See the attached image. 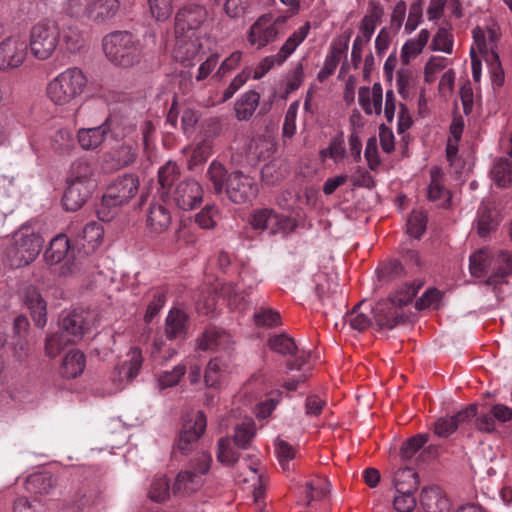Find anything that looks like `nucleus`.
Here are the masks:
<instances>
[{"mask_svg":"<svg viewBox=\"0 0 512 512\" xmlns=\"http://www.w3.org/2000/svg\"><path fill=\"white\" fill-rule=\"evenodd\" d=\"M501 221V216L493 204H483L478 212L477 233L486 237L494 231Z\"/></svg>","mask_w":512,"mask_h":512,"instance_id":"obj_31","label":"nucleus"},{"mask_svg":"<svg viewBox=\"0 0 512 512\" xmlns=\"http://www.w3.org/2000/svg\"><path fill=\"white\" fill-rule=\"evenodd\" d=\"M364 306V301L356 304L351 310L348 318L352 329L362 332L372 325L371 317L360 309Z\"/></svg>","mask_w":512,"mask_h":512,"instance_id":"obj_52","label":"nucleus"},{"mask_svg":"<svg viewBox=\"0 0 512 512\" xmlns=\"http://www.w3.org/2000/svg\"><path fill=\"white\" fill-rule=\"evenodd\" d=\"M180 176V169L175 162L168 161L158 170V192L163 200L170 197V189Z\"/></svg>","mask_w":512,"mask_h":512,"instance_id":"obj_35","label":"nucleus"},{"mask_svg":"<svg viewBox=\"0 0 512 512\" xmlns=\"http://www.w3.org/2000/svg\"><path fill=\"white\" fill-rule=\"evenodd\" d=\"M224 193L233 203L244 204L257 196L258 185L251 176L235 170L230 172L229 182H227Z\"/></svg>","mask_w":512,"mask_h":512,"instance_id":"obj_10","label":"nucleus"},{"mask_svg":"<svg viewBox=\"0 0 512 512\" xmlns=\"http://www.w3.org/2000/svg\"><path fill=\"white\" fill-rule=\"evenodd\" d=\"M128 360L120 366L118 374L120 378L132 381L139 373L142 366V353L138 348H132L128 353Z\"/></svg>","mask_w":512,"mask_h":512,"instance_id":"obj_42","label":"nucleus"},{"mask_svg":"<svg viewBox=\"0 0 512 512\" xmlns=\"http://www.w3.org/2000/svg\"><path fill=\"white\" fill-rule=\"evenodd\" d=\"M28 44L21 37L13 36L0 42V70L20 67L27 57Z\"/></svg>","mask_w":512,"mask_h":512,"instance_id":"obj_14","label":"nucleus"},{"mask_svg":"<svg viewBox=\"0 0 512 512\" xmlns=\"http://www.w3.org/2000/svg\"><path fill=\"white\" fill-rule=\"evenodd\" d=\"M208 16L204 6L189 4L180 8L174 19V35H200V28Z\"/></svg>","mask_w":512,"mask_h":512,"instance_id":"obj_9","label":"nucleus"},{"mask_svg":"<svg viewBox=\"0 0 512 512\" xmlns=\"http://www.w3.org/2000/svg\"><path fill=\"white\" fill-rule=\"evenodd\" d=\"M218 214V209L215 205H206L195 216V222L203 229H212L215 227V217Z\"/></svg>","mask_w":512,"mask_h":512,"instance_id":"obj_64","label":"nucleus"},{"mask_svg":"<svg viewBox=\"0 0 512 512\" xmlns=\"http://www.w3.org/2000/svg\"><path fill=\"white\" fill-rule=\"evenodd\" d=\"M171 223L169 210L162 204H151L146 219L147 227L152 233L164 232Z\"/></svg>","mask_w":512,"mask_h":512,"instance_id":"obj_33","label":"nucleus"},{"mask_svg":"<svg viewBox=\"0 0 512 512\" xmlns=\"http://www.w3.org/2000/svg\"><path fill=\"white\" fill-rule=\"evenodd\" d=\"M280 23H283L281 17L274 19L270 14L260 16L249 28L248 42L257 49L265 47L277 39Z\"/></svg>","mask_w":512,"mask_h":512,"instance_id":"obj_11","label":"nucleus"},{"mask_svg":"<svg viewBox=\"0 0 512 512\" xmlns=\"http://www.w3.org/2000/svg\"><path fill=\"white\" fill-rule=\"evenodd\" d=\"M256 436V427L252 419H246L234 427L233 440L239 449H249Z\"/></svg>","mask_w":512,"mask_h":512,"instance_id":"obj_39","label":"nucleus"},{"mask_svg":"<svg viewBox=\"0 0 512 512\" xmlns=\"http://www.w3.org/2000/svg\"><path fill=\"white\" fill-rule=\"evenodd\" d=\"M230 341V335L218 328L206 329L198 342L201 350L226 349Z\"/></svg>","mask_w":512,"mask_h":512,"instance_id":"obj_37","label":"nucleus"},{"mask_svg":"<svg viewBox=\"0 0 512 512\" xmlns=\"http://www.w3.org/2000/svg\"><path fill=\"white\" fill-rule=\"evenodd\" d=\"M421 285V283H419L417 286H415V284H406L404 288L397 291L388 299L392 303L394 302L398 308L401 309L403 306L409 304L414 299Z\"/></svg>","mask_w":512,"mask_h":512,"instance_id":"obj_63","label":"nucleus"},{"mask_svg":"<svg viewBox=\"0 0 512 512\" xmlns=\"http://www.w3.org/2000/svg\"><path fill=\"white\" fill-rule=\"evenodd\" d=\"M498 262L500 263L496 271L485 281L487 285L496 286L504 281V279L512 274V254L508 251H500L498 254Z\"/></svg>","mask_w":512,"mask_h":512,"instance_id":"obj_44","label":"nucleus"},{"mask_svg":"<svg viewBox=\"0 0 512 512\" xmlns=\"http://www.w3.org/2000/svg\"><path fill=\"white\" fill-rule=\"evenodd\" d=\"M60 38L61 30L57 22L52 19H43L32 26L28 47L36 59L43 61L54 54Z\"/></svg>","mask_w":512,"mask_h":512,"instance_id":"obj_6","label":"nucleus"},{"mask_svg":"<svg viewBox=\"0 0 512 512\" xmlns=\"http://www.w3.org/2000/svg\"><path fill=\"white\" fill-rule=\"evenodd\" d=\"M472 33L474 42L480 54L485 55L486 61L494 60L497 63V66L500 67L499 56L496 53L494 46H491L490 52H488L485 31L477 26L473 29Z\"/></svg>","mask_w":512,"mask_h":512,"instance_id":"obj_55","label":"nucleus"},{"mask_svg":"<svg viewBox=\"0 0 512 512\" xmlns=\"http://www.w3.org/2000/svg\"><path fill=\"white\" fill-rule=\"evenodd\" d=\"M370 6L372 7V10L362 18L360 24V32L362 34L360 37L363 38L365 44L371 40L376 24L384 14V10L379 3L371 2Z\"/></svg>","mask_w":512,"mask_h":512,"instance_id":"obj_40","label":"nucleus"},{"mask_svg":"<svg viewBox=\"0 0 512 512\" xmlns=\"http://www.w3.org/2000/svg\"><path fill=\"white\" fill-rule=\"evenodd\" d=\"M167 341L168 340L163 337L155 338L151 352L155 360L166 362L177 354V349L172 344H168Z\"/></svg>","mask_w":512,"mask_h":512,"instance_id":"obj_54","label":"nucleus"},{"mask_svg":"<svg viewBox=\"0 0 512 512\" xmlns=\"http://www.w3.org/2000/svg\"><path fill=\"white\" fill-rule=\"evenodd\" d=\"M171 198L178 208L192 210L202 202L203 189L196 180L186 179L176 186Z\"/></svg>","mask_w":512,"mask_h":512,"instance_id":"obj_16","label":"nucleus"},{"mask_svg":"<svg viewBox=\"0 0 512 512\" xmlns=\"http://www.w3.org/2000/svg\"><path fill=\"white\" fill-rule=\"evenodd\" d=\"M227 369L228 365L224 359L220 357L211 359L207 365L204 376L206 385L216 387L227 372Z\"/></svg>","mask_w":512,"mask_h":512,"instance_id":"obj_47","label":"nucleus"},{"mask_svg":"<svg viewBox=\"0 0 512 512\" xmlns=\"http://www.w3.org/2000/svg\"><path fill=\"white\" fill-rule=\"evenodd\" d=\"M427 216L423 212L413 211L407 221V233L419 239L426 230Z\"/></svg>","mask_w":512,"mask_h":512,"instance_id":"obj_58","label":"nucleus"},{"mask_svg":"<svg viewBox=\"0 0 512 512\" xmlns=\"http://www.w3.org/2000/svg\"><path fill=\"white\" fill-rule=\"evenodd\" d=\"M205 177L211 184L215 195L224 194V189L227 182H229L230 173L221 161L214 159L209 164Z\"/></svg>","mask_w":512,"mask_h":512,"instance_id":"obj_32","label":"nucleus"},{"mask_svg":"<svg viewBox=\"0 0 512 512\" xmlns=\"http://www.w3.org/2000/svg\"><path fill=\"white\" fill-rule=\"evenodd\" d=\"M150 12L157 21H166L173 11V0H148Z\"/></svg>","mask_w":512,"mask_h":512,"instance_id":"obj_60","label":"nucleus"},{"mask_svg":"<svg viewBox=\"0 0 512 512\" xmlns=\"http://www.w3.org/2000/svg\"><path fill=\"white\" fill-rule=\"evenodd\" d=\"M437 173L438 170L436 169L431 171V183L428 187V198L430 201H439V206L446 208L449 206L451 195L450 192L444 188L441 180L436 175Z\"/></svg>","mask_w":512,"mask_h":512,"instance_id":"obj_45","label":"nucleus"},{"mask_svg":"<svg viewBox=\"0 0 512 512\" xmlns=\"http://www.w3.org/2000/svg\"><path fill=\"white\" fill-rule=\"evenodd\" d=\"M206 425L207 421L204 412L198 411L193 420H188L183 424L175 450L183 455H187L192 451L194 445L204 433Z\"/></svg>","mask_w":512,"mask_h":512,"instance_id":"obj_15","label":"nucleus"},{"mask_svg":"<svg viewBox=\"0 0 512 512\" xmlns=\"http://www.w3.org/2000/svg\"><path fill=\"white\" fill-rule=\"evenodd\" d=\"M113 119L108 117L103 124L93 128H82L78 131L77 139L80 146L85 150H92L99 147L106 135L112 132Z\"/></svg>","mask_w":512,"mask_h":512,"instance_id":"obj_22","label":"nucleus"},{"mask_svg":"<svg viewBox=\"0 0 512 512\" xmlns=\"http://www.w3.org/2000/svg\"><path fill=\"white\" fill-rule=\"evenodd\" d=\"M374 315V320L379 329H393L399 323L404 321V316L399 312L398 306L389 299L381 300L375 307L370 309Z\"/></svg>","mask_w":512,"mask_h":512,"instance_id":"obj_20","label":"nucleus"},{"mask_svg":"<svg viewBox=\"0 0 512 512\" xmlns=\"http://www.w3.org/2000/svg\"><path fill=\"white\" fill-rule=\"evenodd\" d=\"M104 235L103 227L100 223L92 221L85 225L82 233L77 237L76 244L81 246L84 254L88 255L94 252L102 243Z\"/></svg>","mask_w":512,"mask_h":512,"instance_id":"obj_26","label":"nucleus"},{"mask_svg":"<svg viewBox=\"0 0 512 512\" xmlns=\"http://www.w3.org/2000/svg\"><path fill=\"white\" fill-rule=\"evenodd\" d=\"M186 373V365L178 364L171 371H164L158 376V385L160 389L176 386L180 379Z\"/></svg>","mask_w":512,"mask_h":512,"instance_id":"obj_57","label":"nucleus"},{"mask_svg":"<svg viewBox=\"0 0 512 512\" xmlns=\"http://www.w3.org/2000/svg\"><path fill=\"white\" fill-rule=\"evenodd\" d=\"M148 297L150 299L144 316L146 323H150L166 304V290L164 288H154L150 290Z\"/></svg>","mask_w":512,"mask_h":512,"instance_id":"obj_49","label":"nucleus"},{"mask_svg":"<svg viewBox=\"0 0 512 512\" xmlns=\"http://www.w3.org/2000/svg\"><path fill=\"white\" fill-rule=\"evenodd\" d=\"M170 493L169 481L161 476L153 480L149 490V497L156 502H163L168 499Z\"/></svg>","mask_w":512,"mask_h":512,"instance_id":"obj_61","label":"nucleus"},{"mask_svg":"<svg viewBox=\"0 0 512 512\" xmlns=\"http://www.w3.org/2000/svg\"><path fill=\"white\" fill-rule=\"evenodd\" d=\"M43 238L29 226H22L13 234L6 249V261L12 268L30 264L39 255Z\"/></svg>","mask_w":512,"mask_h":512,"instance_id":"obj_2","label":"nucleus"},{"mask_svg":"<svg viewBox=\"0 0 512 512\" xmlns=\"http://www.w3.org/2000/svg\"><path fill=\"white\" fill-rule=\"evenodd\" d=\"M61 334L67 341L74 343L82 339L89 329L87 322V313L83 310L75 309L60 320Z\"/></svg>","mask_w":512,"mask_h":512,"instance_id":"obj_17","label":"nucleus"},{"mask_svg":"<svg viewBox=\"0 0 512 512\" xmlns=\"http://www.w3.org/2000/svg\"><path fill=\"white\" fill-rule=\"evenodd\" d=\"M68 181L81 182L96 187V181L93 179V169L86 161L79 160L72 164Z\"/></svg>","mask_w":512,"mask_h":512,"instance_id":"obj_48","label":"nucleus"},{"mask_svg":"<svg viewBox=\"0 0 512 512\" xmlns=\"http://www.w3.org/2000/svg\"><path fill=\"white\" fill-rule=\"evenodd\" d=\"M260 94L255 90L243 93L235 102V116L240 121L249 120L259 106Z\"/></svg>","mask_w":512,"mask_h":512,"instance_id":"obj_34","label":"nucleus"},{"mask_svg":"<svg viewBox=\"0 0 512 512\" xmlns=\"http://www.w3.org/2000/svg\"><path fill=\"white\" fill-rule=\"evenodd\" d=\"M25 303L30 310L31 317L37 327L46 325V302L34 287L27 288L25 292Z\"/></svg>","mask_w":512,"mask_h":512,"instance_id":"obj_30","label":"nucleus"},{"mask_svg":"<svg viewBox=\"0 0 512 512\" xmlns=\"http://www.w3.org/2000/svg\"><path fill=\"white\" fill-rule=\"evenodd\" d=\"M430 38V33L427 29H422L417 39H409L402 47L401 60L402 63L408 65L411 58L419 55L423 48L426 46Z\"/></svg>","mask_w":512,"mask_h":512,"instance_id":"obj_41","label":"nucleus"},{"mask_svg":"<svg viewBox=\"0 0 512 512\" xmlns=\"http://www.w3.org/2000/svg\"><path fill=\"white\" fill-rule=\"evenodd\" d=\"M309 30L310 24L308 22L302 25L288 37L277 54L266 56L258 66L252 70L251 76L256 80L261 79L274 66L282 65L308 36Z\"/></svg>","mask_w":512,"mask_h":512,"instance_id":"obj_8","label":"nucleus"},{"mask_svg":"<svg viewBox=\"0 0 512 512\" xmlns=\"http://www.w3.org/2000/svg\"><path fill=\"white\" fill-rule=\"evenodd\" d=\"M339 229L335 227L333 233H329L325 242V252L322 254V275L325 276L326 289L322 284V294L327 299L336 301L341 307H345V297L339 283L338 272L342 267V250L333 251V239H338Z\"/></svg>","mask_w":512,"mask_h":512,"instance_id":"obj_3","label":"nucleus"},{"mask_svg":"<svg viewBox=\"0 0 512 512\" xmlns=\"http://www.w3.org/2000/svg\"><path fill=\"white\" fill-rule=\"evenodd\" d=\"M175 45L173 55L176 61L183 65H191L192 61L199 55L202 50L200 35H174Z\"/></svg>","mask_w":512,"mask_h":512,"instance_id":"obj_18","label":"nucleus"},{"mask_svg":"<svg viewBox=\"0 0 512 512\" xmlns=\"http://www.w3.org/2000/svg\"><path fill=\"white\" fill-rule=\"evenodd\" d=\"M118 0H94L85 9L87 18L96 23L112 19L119 10Z\"/></svg>","mask_w":512,"mask_h":512,"instance_id":"obj_25","label":"nucleus"},{"mask_svg":"<svg viewBox=\"0 0 512 512\" xmlns=\"http://www.w3.org/2000/svg\"><path fill=\"white\" fill-rule=\"evenodd\" d=\"M254 323L257 327H273L281 324V316L278 311L270 307H258L253 314Z\"/></svg>","mask_w":512,"mask_h":512,"instance_id":"obj_50","label":"nucleus"},{"mask_svg":"<svg viewBox=\"0 0 512 512\" xmlns=\"http://www.w3.org/2000/svg\"><path fill=\"white\" fill-rule=\"evenodd\" d=\"M268 346L273 352L279 353L283 356L294 357L293 360L287 361L286 365L288 370H306L310 355H306L305 353L298 355V347L294 339L287 334L271 336L268 340Z\"/></svg>","mask_w":512,"mask_h":512,"instance_id":"obj_13","label":"nucleus"},{"mask_svg":"<svg viewBox=\"0 0 512 512\" xmlns=\"http://www.w3.org/2000/svg\"><path fill=\"white\" fill-rule=\"evenodd\" d=\"M428 436L424 434H418L411 438H409L407 441H405L400 449V455L403 460H409L411 459L416 452L424 446V444L427 442Z\"/></svg>","mask_w":512,"mask_h":512,"instance_id":"obj_59","label":"nucleus"},{"mask_svg":"<svg viewBox=\"0 0 512 512\" xmlns=\"http://www.w3.org/2000/svg\"><path fill=\"white\" fill-rule=\"evenodd\" d=\"M53 148L62 154L69 153L75 147L73 133L68 129H59L53 136Z\"/></svg>","mask_w":512,"mask_h":512,"instance_id":"obj_56","label":"nucleus"},{"mask_svg":"<svg viewBox=\"0 0 512 512\" xmlns=\"http://www.w3.org/2000/svg\"><path fill=\"white\" fill-rule=\"evenodd\" d=\"M478 407L470 404L458 413L450 417H441L434 424V432L437 436L447 438L453 434L458 426L469 421L477 415Z\"/></svg>","mask_w":512,"mask_h":512,"instance_id":"obj_19","label":"nucleus"},{"mask_svg":"<svg viewBox=\"0 0 512 512\" xmlns=\"http://www.w3.org/2000/svg\"><path fill=\"white\" fill-rule=\"evenodd\" d=\"M137 153L133 145L124 143L114 150L111 154L112 160L115 161V168H121L130 165L136 159Z\"/></svg>","mask_w":512,"mask_h":512,"instance_id":"obj_53","label":"nucleus"},{"mask_svg":"<svg viewBox=\"0 0 512 512\" xmlns=\"http://www.w3.org/2000/svg\"><path fill=\"white\" fill-rule=\"evenodd\" d=\"M87 86V77L78 67H70L47 85V95L56 105H66L78 98Z\"/></svg>","mask_w":512,"mask_h":512,"instance_id":"obj_4","label":"nucleus"},{"mask_svg":"<svg viewBox=\"0 0 512 512\" xmlns=\"http://www.w3.org/2000/svg\"><path fill=\"white\" fill-rule=\"evenodd\" d=\"M70 242L66 235L60 234L50 241L49 247L45 250L44 258L48 264H58L67 260L71 262L72 252H70Z\"/></svg>","mask_w":512,"mask_h":512,"instance_id":"obj_27","label":"nucleus"},{"mask_svg":"<svg viewBox=\"0 0 512 512\" xmlns=\"http://www.w3.org/2000/svg\"><path fill=\"white\" fill-rule=\"evenodd\" d=\"M139 180L133 174H126L118 177L112 182L104 193L101 205L97 210L98 216L102 221H109L113 218L110 210L126 204L138 192Z\"/></svg>","mask_w":512,"mask_h":512,"instance_id":"obj_5","label":"nucleus"},{"mask_svg":"<svg viewBox=\"0 0 512 512\" xmlns=\"http://www.w3.org/2000/svg\"><path fill=\"white\" fill-rule=\"evenodd\" d=\"M250 223L256 230L270 229L271 233H288L296 227V221L291 216L277 214L267 208L255 211Z\"/></svg>","mask_w":512,"mask_h":512,"instance_id":"obj_12","label":"nucleus"},{"mask_svg":"<svg viewBox=\"0 0 512 512\" xmlns=\"http://www.w3.org/2000/svg\"><path fill=\"white\" fill-rule=\"evenodd\" d=\"M212 153V142L208 139L202 140L193 148L191 157L188 161V169L194 170L197 166L206 162Z\"/></svg>","mask_w":512,"mask_h":512,"instance_id":"obj_51","label":"nucleus"},{"mask_svg":"<svg viewBox=\"0 0 512 512\" xmlns=\"http://www.w3.org/2000/svg\"><path fill=\"white\" fill-rule=\"evenodd\" d=\"M397 493H415L419 486L418 474L409 467L398 469L393 478Z\"/></svg>","mask_w":512,"mask_h":512,"instance_id":"obj_38","label":"nucleus"},{"mask_svg":"<svg viewBox=\"0 0 512 512\" xmlns=\"http://www.w3.org/2000/svg\"><path fill=\"white\" fill-rule=\"evenodd\" d=\"M420 502L426 512H450L451 510L450 500L438 486L424 487Z\"/></svg>","mask_w":512,"mask_h":512,"instance_id":"obj_24","label":"nucleus"},{"mask_svg":"<svg viewBox=\"0 0 512 512\" xmlns=\"http://www.w3.org/2000/svg\"><path fill=\"white\" fill-rule=\"evenodd\" d=\"M85 355L76 349L70 350L64 357L60 373L66 378H76L85 368Z\"/></svg>","mask_w":512,"mask_h":512,"instance_id":"obj_36","label":"nucleus"},{"mask_svg":"<svg viewBox=\"0 0 512 512\" xmlns=\"http://www.w3.org/2000/svg\"><path fill=\"white\" fill-rule=\"evenodd\" d=\"M189 329V317L183 310L172 308L165 319V337L169 341L183 340Z\"/></svg>","mask_w":512,"mask_h":512,"instance_id":"obj_21","label":"nucleus"},{"mask_svg":"<svg viewBox=\"0 0 512 512\" xmlns=\"http://www.w3.org/2000/svg\"><path fill=\"white\" fill-rule=\"evenodd\" d=\"M217 446V459L219 462L229 466H233L238 462L240 453L238 451L239 448L234 444V440L229 437H222L218 440Z\"/></svg>","mask_w":512,"mask_h":512,"instance_id":"obj_43","label":"nucleus"},{"mask_svg":"<svg viewBox=\"0 0 512 512\" xmlns=\"http://www.w3.org/2000/svg\"><path fill=\"white\" fill-rule=\"evenodd\" d=\"M492 178L496 185L505 188L512 183V160L499 159L491 170Z\"/></svg>","mask_w":512,"mask_h":512,"instance_id":"obj_46","label":"nucleus"},{"mask_svg":"<svg viewBox=\"0 0 512 512\" xmlns=\"http://www.w3.org/2000/svg\"><path fill=\"white\" fill-rule=\"evenodd\" d=\"M351 35L352 30L349 29L333 43L330 55L326 58L324 68H322V79L330 76L334 72L341 58L346 54Z\"/></svg>","mask_w":512,"mask_h":512,"instance_id":"obj_29","label":"nucleus"},{"mask_svg":"<svg viewBox=\"0 0 512 512\" xmlns=\"http://www.w3.org/2000/svg\"><path fill=\"white\" fill-rule=\"evenodd\" d=\"M102 47L107 59L120 67H132L142 58L139 40L128 31H114L107 34L102 40Z\"/></svg>","mask_w":512,"mask_h":512,"instance_id":"obj_1","label":"nucleus"},{"mask_svg":"<svg viewBox=\"0 0 512 512\" xmlns=\"http://www.w3.org/2000/svg\"><path fill=\"white\" fill-rule=\"evenodd\" d=\"M95 187L81 182H72L67 180V188L62 202L68 211H76L89 199Z\"/></svg>","mask_w":512,"mask_h":512,"instance_id":"obj_23","label":"nucleus"},{"mask_svg":"<svg viewBox=\"0 0 512 512\" xmlns=\"http://www.w3.org/2000/svg\"><path fill=\"white\" fill-rule=\"evenodd\" d=\"M211 462L212 457L208 452L198 454L187 469L178 473L173 486L174 493L188 495L199 490L203 485V475L209 471Z\"/></svg>","mask_w":512,"mask_h":512,"instance_id":"obj_7","label":"nucleus"},{"mask_svg":"<svg viewBox=\"0 0 512 512\" xmlns=\"http://www.w3.org/2000/svg\"><path fill=\"white\" fill-rule=\"evenodd\" d=\"M57 487V479L50 472H37L27 477L25 488L38 495H51Z\"/></svg>","mask_w":512,"mask_h":512,"instance_id":"obj_28","label":"nucleus"},{"mask_svg":"<svg viewBox=\"0 0 512 512\" xmlns=\"http://www.w3.org/2000/svg\"><path fill=\"white\" fill-rule=\"evenodd\" d=\"M431 49L434 51H443L447 54H451L453 49L452 34L445 28H439L433 37Z\"/></svg>","mask_w":512,"mask_h":512,"instance_id":"obj_62","label":"nucleus"}]
</instances>
